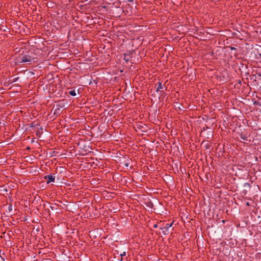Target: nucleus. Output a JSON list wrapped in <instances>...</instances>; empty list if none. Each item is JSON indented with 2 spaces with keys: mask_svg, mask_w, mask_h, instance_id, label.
Masks as SVG:
<instances>
[{
  "mask_svg": "<svg viewBox=\"0 0 261 261\" xmlns=\"http://www.w3.org/2000/svg\"><path fill=\"white\" fill-rule=\"evenodd\" d=\"M33 59L34 58L30 55H22L17 58V61L19 63H22L25 62H31Z\"/></svg>",
  "mask_w": 261,
  "mask_h": 261,
  "instance_id": "obj_1",
  "label": "nucleus"
},
{
  "mask_svg": "<svg viewBox=\"0 0 261 261\" xmlns=\"http://www.w3.org/2000/svg\"><path fill=\"white\" fill-rule=\"evenodd\" d=\"M45 179L47 180V183L49 184L51 182H54L55 180V176L53 175H47L44 177Z\"/></svg>",
  "mask_w": 261,
  "mask_h": 261,
  "instance_id": "obj_2",
  "label": "nucleus"
},
{
  "mask_svg": "<svg viewBox=\"0 0 261 261\" xmlns=\"http://www.w3.org/2000/svg\"><path fill=\"white\" fill-rule=\"evenodd\" d=\"M133 54V51H127V52L124 54V60L126 62H128L129 61L130 56L132 55Z\"/></svg>",
  "mask_w": 261,
  "mask_h": 261,
  "instance_id": "obj_3",
  "label": "nucleus"
},
{
  "mask_svg": "<svg viewBox=\"0 0 261 261\" xmlns=\"http://www.w3.org/2000/svg\"><path fill=\"white\" fill-rule=\"evenodd\" d=\"M164 85H162V82H159L158 83V86L156 88V92H162V89L164 88Z\"/></svg>",
  "mask_w": 261,
  "mask_h": 261,
  "instance_id": "obj_4",
  "label": "nucleus"
},
{
  "mask_svg": "<svg viewBox=\"0 0 261 261\" xmlns=\"http://www.w3.org/2000/svg\"><path fill=\"white\" fill-rule=\"evenodd\" d=\"M240 138L244 140V141H247L248 140V137L247 135L246 134H244L243 133H241L240 135Z\"/></svg>",
  "mask_w": 261,
  "mask_h": 261,
  "instance_id": "obj_5",
  "label": "nucleus"
},
{
  "mask_svg": "<svg viewBox=\"0 0 261 261\" xmlns=\"http://www.w3.org/2000/svg\"><path fill=\"white\" fill-rule=\"evenodd\" d=\"M145 204L146 206L151 208H153L154 206L153 203L151 201L146 202Z\"/></svg>",
  "mask_w": 261,
  "mask_h": 261,
  "instance_id": "obj_6",
  "label": "nucleus"
},
{
  "mask_svg": "<svg viewBox=\"0 0 261 261\" xmlns=\"http://www.w3.org/2000/svg\"><path fill=\"white\" fill-rule=\"evenodd\" d=\"M173 223V222H172L171 223H167L166 225V226L162 229H166L167 231H168V229L172 226Z\"/></svg>",
  "mask_w": 261,
  "mask_h": 261,
  "instance_id": "obj_7",
  "label": "nucleus"
},
{
  "mask_svg": "<svg viewBox=\"0 0 261 261\" xmlns=\"http://www.w3.org/2000/svg\"><path fill=\"white\" fill-rule=\"evenodd\" d=\"M60 113H61V111H60V108H57L55 110L54 113L55 115H58L60 114Z\"/></svg>",
  "mask_w": 261,
  "mask_h": 261,
  "instance_id": "obj_8",
  "label": "nucleus"
},
{
  "mask_svg": "<svg viewBox=\"0 0 261 261\" xmlns=\"http://www.w3.org/2000/svg\"><path fill=\"white\" fill-rule=\"evenodd\" d=\"M69 94L71 95V96H75L76 94V92L74 90H70L69 92Z\"/></svg>",
  "mask_w": 261,
  "mask_h": 261,
  "instance_id": "obj_9",
  "label": "nucleus"
},
{
  "mask_svg": "<svg viewBox=\"0 0 261 261\" xmlns=\"http://www.w3.org/2000/svg\"><path fill=\"white\" fill-rule=\"evenodd\" d=\"M42 134V132L40 131L39 129L37 131H36V135L38 137H39V138L41 137Z\"/></svg>",
  "mask_w": 261,
  "mask_h": 261,
  "instance_id": "obj_10",
  "label": "nucleus"
},
{
  "mask_svg": "<svg viewBox=\"0 0 261 261\" xmlns=\"http://www.w3.org/2000/svg\"><path fill=\"white\" fill-rule=\"evenodd\" d=\"M57 107L59 108H63L64 107V104L63 102H59L57 105Z\"/></svg>",
  "mask_w": 261,
  "mask_h": 261,
  "instance_id": "obj_11",
  "label": "nucleus"
},
{
  "mask_svg": "<svg viewBox=\"0 0 261 261\" xmlns=\"http://www.w3.org/2000/svg\"><path fill=\"white\" fill-rule=\"evenodd\" d=\"M19 79V77H15L14 79H13L11 82V83H15L16 82V81H17Z\"/></svg>",
  "mask_w": 261,
  "mask_h": 261,
  "instance_id": "obj_12",
  "label": "nucleus"
},
{
  "mask_svg": "<svg viewBox=\"0 0 261 261\" xmlns=\"http://www.w3.org/2000/svg\"><path fill=\"white\" fill-rule=\"evenodd\" d=\"M126 255V253L125 251H124L122 253H121L120 254V255L121 256V259H120V260L122 261V257L123 256H125Z\"/></svg>",
  "mask_w": 261,
  "mask_h": 261,
  "instance_id": "obj_13",
  "label": "nucleus"
},
{
  "mask_svg": "<svg viewBox=\"0 0 261 261\" xmlns=\"http://www.w3.org/2000/svg\"><path fill=\"white\" fill-rule=\"evenodd\" d=\"M229 48L231 50H237V48L234 47H232V46H229Z\"/></svg>",
  "mask_w": 261,
  "mask_h": 261,
  "instance_id": "obj_14",
  "label": "nucleus"
},
{
  "mask_svg": "<svg viewBox=\"0 0 261 261\" xmlns=\"http://www.w3.org/2000/svg\"><path fill=\"white\" fill-rule=\"evenodd\" d=\"M180 103L179 102H175V107H178V108H179Z\"/></svg>",
  "mask_w": 261,
  "mask_h": 261,
  "instance_id": "obj_15",
  "label": "nucleus"
},
{
  "mask_svg": "<svg viewBox=\"0 0 261 261\" xmlns=\"http://www.w3.org/2000/svg\"><path fill=\"white\" fill-rule=\"evenodd\" d=\"M168 231H167L166 229H163V233L164 234H167L168 233Z\"/></svg>",
  "mask_w": 261,
  "mask_h": 261,
  "instance_id": "obj_16",
  "label": "nucleus"
},
{
  "mask_svg": "<svg viewBox=\"0 0 261 261\" xmlns=\"http://www.w3.org/2000/svg\"><path fill=\"white\" fill-rule=\"evenodd\" d=\"M0 257L3 261H5V258L4 256H3L2 255H1Z\"/></svg>",
  "mask_w": 261,
  "mask_h": 261,
  "instance_id": "obj_17",
  "label": "nucleus"
},
{
  "mask_svg": "<svg viewBox=\"0 0 261 261\" xmlns=\"http://www.w3.org/2000/svg\"><path fill=\"white\" fill-rule=\"evenodd\" d=\"M134 0H127V2H130V3H133L134 2Z\"/></svg>",
  "mask_w": 261,
  "mask_h": 261,
  "instance_id": "obj_18",
  "label": "nucleus"
},
{
  "mask_svg": "<svg viewBox=\"0 0 261 261\" xmlns=\"http://www.w3.org/2000/svg\"><path fill=\"white\" fill-rule=\"evenodd\" d=\"M153 227L154 228H157L158 227V224H154V226H153Z\"/></svg>",
  "mask_w": 261,
  "mask_h": 261,
  "instance_id": "obj_19",
  "label": "nucleus"
},
{
  "mask_svg": "<svg viewBox=\"0 0 261 261\" xmlns=\"http://www.w3.org/2000/svg\"><path fill=\"white\" fill-rule=\"evenodd\" d=\"M125 165L126 167H128V164L126 163V164H125Z\"/></svg>",
  "mask_w": 261,
  "mask_h": 261,
  "instance_id": "obj_20",
  "label": "nucleus"
},
{
  "mask_svg": "<svg viewBox=\"0 0 261 261\" xmlns=\"http://www.w3.org/2000/svg\"><path fill=\"white\" fill-rule=\"evenodd\" d=\"M50 208H51V209L52 210H54V208H53V206H50Z\"/></svg>",
  "mask_w": 261,
  "mask_h": 261,
  "instance_id": "obj_21",
  "label": "nucleus"
},
{
  "mask_svg": "<svg viewBox=\"0 0 261 261\" xmlns=\"http://www.w3.org/2000/svg\"><path fill=\"white\" fill-rule=\"evenodd\" d=\"M247 205H249V202H247Z\"/></svg>",
  "mask_w": 261,
  "mask_h": 261,
  "instance_id": "obj_22",
  "label": "nucleus"
}]
</instances>
